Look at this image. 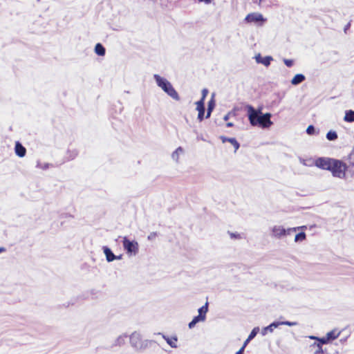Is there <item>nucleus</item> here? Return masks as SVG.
<instances>
[{
    "instance_id": "9",
    "label": "nucleus",
    "mask_w": 354,
    "mask_h": 354,
    "mask_svg": "<svg viewBox=\"0 0 354 354\" xmlns=\"http://www.w3.org/2000/svg\"><path fill=\"white\" fill-rule=\"evenodd\" d=\"M196 109L198 111V119L199 121H202L204 118V113H205L204 102H196Z\"/></svg>"
},
{
    "instance_id": "7",
    "label": "nucleus",
    "mask_w": 354,
    "mask_h": 354,
    "mask_svg": "<svg viewBox=\"0 0 354 354\" xmlns=\"http://www.w3.org/2000/svg\"><path fill=\"white\" fill-rule=\"evenodd\" d=\"M122 245L127 254L130 255H136L138 252L139 245L136 241H130L124 236L122 240Z\"/></svg>"
},
{
    "instance_id": "16",
    "label": "nucleus",
    "mask_w": 354,
    "mask_h": 354,
    "mask_svg": "<svg viewBox=\"0 0 354 354\" xmlns=\"http://www.w3.org/2000/svg\"><path fill=\"white\" fill-rule=\"evenodd\" d=\"M272 58L270 56H267L261 58L260 56L257 57V61L259 63L263 64L266 66H268L270 64V62Z\"/></svg>"
},
{
    "instance_id": "3",
    "label": "nucleus",
    "mask_w": 354,
    "mask_h": 354,
    "mask_svg": "<svg viewBox=\"0 0 354 354\" xmlns=\"http://www.w3.org/2000/svg\"><path fill=\"white\" fill-rule=\"evenodd\" d=\"M154 78L158 86H160L165 93H167L169 96L176 100H180L178 93L169 82L161 77L158 75H155Z\"/></svg>"
},
{
    "instance_id": "34",
    "label": "nucleus",
    "mask_w": 354,
    "mask_h": 354,
    "mask_svg": "<svg viewBox=\"0 0 354 354\" xmlns=\"http://www.w3.org/2000/svg\"><path fill=\"white\" fill-rule=\"evenodd\" d=\"M267 330H269L270 331L273 330V328H268V326L266 328Z\"/></svg>"
},
{
    "instance_id": "27",
    "label": "nucleus",
    "mask_w": 354,
    "mask_h": 354,
    "mask_svg": "<svg viewBox=\"0 0 354 354\" xmlns=\"http://www.w3.org/2000/svg\"><path fill=\"white\" fill-rule=\"evenodd\" d=\"M283 62L288 67H291L293 65V61L292 59H285Z\"/></svg>"
},
{
    "instance_id": "26",
    "label": "nucleus",
    "mask_w": 354,
    "mask_h": 354,
    "mask_svg": "<svg viewBox=\"0 0 354 354\" xmlns=\"http://www.w3.org/2000/svg\"><path fill=\"white\" fill-rule=\"evenodd\" d=\"M306 132L309 135H313L315 133V128L313 125H310L306 129Z\"/></svg>"
},
{
    "instance_id": "33",
    "label": "nucleus",
    "mask_w": 354,
    "mask_h": 354,
    "mask_svg": "<svg viewBox=\"0 0 354 354\" xmlns=\"http://www.w3.org/2000/svg\"><path fill=\"white\" fill-rule=\"evenodd\" d=\"M5 251V248H0V253Z\"/></svg>"
},
{
    "instance_id": "2",
    "label": "nucleus",
    "mask_w": 354,
    "mask_h": 354,
    "mask_svg": "<svg viewBox=\"0 0 354 354\" xmlns=\"http://www.w3.org/2000/svg\"><path fill=\"white\" fill-rule=\"evenodd\" d=\"M259 113H261V111H257L253 106H248V115L250 123L252 126H257L262 128H268L272 124V122L270 120L271 114L267 113L263 115H259Z\"/></svg>"
},
{
    "instance_id": "10",
    "label": "nucleus",
    "mask_w": 354,
    "mask_h": 354,
    "mask_svg": "<svg viewBox=\"0 0 354 354\" xmlns=\"http://www.w3.org/2000/svg\"><path fill=\"white\" fill-rule=\"evenodd\" d=\"M15 150L16 154L19 157H24L26 155V148L19 142H16Z\"/></svg>"
},
{
    "instance_id": "24",
    "label": "nucleus",
    "mask_w": 354,
    "mask_h": 354,
    "mask_svg": "<svg viewBox=\"0 0 354 354\" xmlns=\"http://www.w3.org/2000/svg\"><path fill=\"white\" fill-rule=\"evenodd\" d=\"M199 321H201V318H200V317H198V316L195 317L192 319V321L191 322H189V327L190 328H193V327L196 325V324L197 322H198Z\"/></svg>"
},
{
    "instance_id": "23",
    "label": "nucleus",
    "mask_w": 354,
    "mask_h": 354,
    "mask_svg": "<svg viewBox=\"0 0 354 354\" xmlns=\"http://www.w3.org/2000/svg\"><path fill=\"white\" fill-rule=\"evenodd\" d=\"M326 138L328 140H335L337 138V134L335 131H329L326 134Z\"/></svg>"
},
{
    "instance_id": "13",
    "label": "nucleus",
    "mask_w": 354,
    "mask_h": 354,
    "mask_svg": "<svg viewBox=\"0 0 354 354\" xmlns=\"http://www.w3.org/2000/svg\"><path fill=\"white\" fill-rule=\"evenodd\" d=\"M305 80V76L302 74H297L291 80V84L297 85Z\"/></svg>"
},
{
    "instance_id": "12",
    "label": "nucleus",
    "mask_w": 354,
    "mask_h": 354,
    "mask_svg": "<svg viewBox=\"0 0 354 354\" xmlns=\"http://www.w3.org/2000/svg\"><path fill=\"white\" fill-rule=\"evenodd\" d=\"M296 324H297L296 322H291L289 321L281 322H273L268 326V328H274L278 327L279 325H286V326H295Z\"/></svg>"
},
{
    "instance_id": "1",
    "label": "nucleus",
    "mask_w": 354,
    "mask_h": 354,
    "mask_svg": "<svg viewBox=\"0 0 354 354\" xmlns=\"http://www.w3.org/2000/svg\"><path fill=\"white\" fill-rule=\"evenodd\" d=\"M315 165L322 169L330 171L334 177L342 178L346 176L348 167L340 160L321 157L315 160Z\"/></svg>"
},
{
    "instance_id": "11",
    "label": "nucleus",
    "mask_w": 354,
    "mask_h": 354,
    "mask_svg": "<svg viewBox=\"0 0 354 354\" xmlns=\"http://www.w3.org/2000/svg\"><path fill=\"white\" fill-rule=\"evenodd\" d=\"M104 252L106 255V260L109 262L113 261L116 259L120 258V257H117L116 256H115L112 251L107 247H104Z\"/></svg>"
},
{
    "instance_id": "36",
    "label": "nucleus",
    "mask_w": 354,
    "mask_h": 354,
    "mask_svg": "<svg viewBox=\"0 0 354 354\" xmlns=\"http://www.w3.org/2000/svg\"><path fill=\"white\" fill-rule=\"evenodd\" d=\"M236 354H242V351H238Z\"/></svg>"
},
{
    "instance_id": "20",
    "label": "nucleus",
    "mask_w": 354,
    "mask_h": 354,
    "mask_svg": "<svg viewBox=\"0 0 354 354\" xmlns=\"http://www.w3.org/2000/svg\"><path fill=\"white\" fill-rule=\"evenodd\" d=\"M306 239V235L305 232H300V233L296 234V236L295 237V242L303 241Z\"/></svg>"
},
{
    "instance_id": "5",
    "label": "nucleus",
    "mask_w": 354,
    "mask_h": 354,
    "mask_svg": "<svg viewBox=\"0 0 354 354\" xmlns=\"http://www.w3.org/2000/svg\"><path fill=\"white\" fill-rule=\"evenodd\" d=\"M299 227H290L286 229L282 225H274L271 229L272 236L276 239H281L290 235L292 232H296Z\"/></svg>"
},
{
    "instance_id": "25",
    "label": "nucleus",
    "mask_w": 354,
    "mask_h": 354,
    "mask_svg": "<svg viewBox=\"0 0 354 354\" xmlns=\"http://www.w3.org/2000/svg\"><path fill=\"white\" fill-rule=\"evenodd\" d=\"M208 94V90L207 88H203L202 90V97L201 99L198 102H204Z\"/></svg>"
},
{
    "instance_id": "14",
    "label": "nucleus",
    "mask_w": 354,
    "mask_h": 354,
    "mask_svg": "<svg viewBox=\"0 0 354 354\" xmlns=\"http://www.w3.org/2000/svg\"><path fill=\"white\" fill-rule=\"evenodd\" d=\"M163 338L166 340L167 344L170 345L172 348L177 347V341L178 339L176 337H166L163 336Z\"/></svg>"
},
{
    "instance_id": "31",
    "label": "nucleus",
    "mask_w": 354,
    "mask_h": 354,
    "mask_svg": "<svg viewBox=\"0 0 354 354\" xmlns=\"http://www.w3.org/2000/svg\"><path fill=\"white\" fill-rule=\"evenodd\" d=\"M199 1H204L206 3H209L212 0H198Z\"/></svg>"
},
{
    "instance_id": "32",
    "label": "nucleus",
    "mask_w": 354,
    "mask_h": 354,
    "mask_svg": "<svg viewBox=\"0 0 354 354\" xmlns=\"http://www.w3.org/2000/svg\"><path fill=\"white\" fill-rule=\"evenodd\" d=\"M299 227V229L306 230L307 228V227L306 225L300 226V227Z\"/></svg>"
},
{
    "instance_id": "28",
    "label": "nucleus",
    "mask_w": 354,
    "mask_h": 354,
    "mask_svg": "<svg viewBox=\"0 0 354 354\" xmlns=\"http://www.w3.org/2000/svg\"><path fill=\"white\" fill-rule=\"evenodd\" d=\"M182 151H183L182 148H181V147H178V149H177L174 152V153H173V155H172L173 158H174L176 155V156H178V152H182Z\"/></svg>"
},
{
    "instance_id": "4",
    "label": "nucleus",
    "mask_w": 354,
    "mask_h": 354,
    "mask_svg": "<svg viewBox=\"0 0 354 354\" xmlns=\"http://www.w3.org/2000/svg\"><path fill=\"white\" fill-rule=\"evenodd\" d=\"M339 335H340V332L338 331L337 329H334V330L327 333L326 335L322 338H318V337H316L314 336H311L310 337L311 339H317L319 342V343H317V344L314 343L313 344H312V346L317 347V350L316 353H322L323 351H322V345L328 344V342L337 339L339 336Z\"/></svg>"
},
{
    "instance_id": "35",
    "label": "nucleus",
    "mask_w": 354,
    "mask_h": 354,
    "mask_svg": "<svg viewBox=\"0 0 354 354\" xmlns=\"http://www.w3.org/2000/svg\"><path fill=\"white\" fill-rule=\"evenodd\" d=\"M227 127H232V123L229 122V123L227 124Z\"/></svg>"
},
{
    "instance_id": "19",
    "label": "nucleus",
    "mask_w": 354,
    "mask_h": 354,
    "mask_svg": "<svg viewBox=\"0 0 354 354\" xmlns=\"http://www.w3.org/2000/svg\"><path fill=\"white\" fill-rule=\"evenodd\" d=\"M95 52L97 55L103 56L105 55V48L101 44H97L95 47Z\"/></svg>"
},
{
    "instance_id": "29",
    "label": "nucleus",
    "mask_w": 354,
    "mask_h": 354,
    "mask_svg": "<svg viewBox=\"0 0 354 354\" xmlns=\"http://www.w3.org/2000/svg\"><path fill=\"white\" fill-rule=\"evenodd\" d=\"M230 234L231 238H234V239H240L241 238V235L239 234L230 233Z\"/></svg>"
},
{
    "instance_id": "30",
    "label": "nucleus",
    "mask_w": 354,
    "mask_h": 354,
    "mask_svg": "<svg viewBox=\"0 0 354 354\" xmlns=\"http://www.w3.org/2000/svg\"><path fill=\"white\" fill-rule=\"evenodd\" d=\"M220 138L223 143L227 142V140H229L228 138H226L225 136H221Z\"/></svg>"
},
{
    "instance_id": "18",
    "label": "nucleus",
    "mask_w": 354,
    "mask_h": 354,
    "mask_svg": "<svg viewBox=\"0 0 354 354\" xmlns=\"http://www.w3.org/2000/svg\"><path fill=\"white\" fill-rule=\"evenodd\" d=\"M207 312V303H206L204 306H203L201 308H200L198 309L199 315L198 316L200 317V318H201V321L205 320V315H206Z\"/></svg>"
},
{
    "instance_id": "21",
    "label": "nucleus",
    "mask_w": 354,
    "mask_h": 354,
    "mask_svg": "<svg viewBox=\"0 0 354 354\" xmlns=\"http://www.w3.org/2000/svg\"><path fill=\"white\" fill-rule=\"evenodd\" d=\"M214 102L213 100H211L209 103H208V109H207V115H206V118H208L210 115H211V113L214 107Z\"/></svg>"
},
{
    "instance_id": "17",
    "label": "nucleus",
    "mask_w": 354,
    "mask_h": 354,
    "mask_svg": "<svg viewBox=\"0 0 354 354\" xmlns=\"http://www.w3.org/2000/svg\"><path fill=\"white\" fill-rule=\"evenodd\" d=\"M257 335V331H256V328H254L252 332L250 333V334L249 335L248 339L245 341L243 345L242 346V347L239 350V351H242V353H243L244 351V349L246 346V345L248 344V343L252 339H253Z\"/></svg>"
},
{
    "instance_id": "8",
    "label": "nucleus",
    "mask_w": 354,
    "mask_h": 354,
    "mask_svg": "<svg viewBox=\"0 0 354 354\" xmlns=\"http://www.w3.org/2000/svg\"><path fill=\"white\" fill-rule=\"evenodd\" d=\"M266 20L263 16L259 12L250 13L245 18V21L247 23H254L259 26H262Z\"/></svg>"
},
{
    "instance_id": "22",
    "label": "nucleus",
    "mask_w": 354,
    "mask_h": 354,
    "mask_svg": "<svg viewBox=\"0 0 354 354\" xmlns=\"http://www.w3.org/2000/svg\"><path fill=\"white\" fill-rule=\"evenodd\" d=\"M227 142H230L231 145L234 146V151H236L239 149L240 145L235 138H230L229 140H227Z\"/></svg>"
},
{
    "instance_id": "6",
    "label": "nucleus",
    "mask_w": 354,
    "mask_h": 354,
    "mask_svg": "<svg viewBox=\"0 0 354 354\" xmlns=\"http://www.w3.org/2000/svg\"><path fill=\"white\" fill-rule=\"evenodd\" d=\"M130 343L137 350H143L147 347L148 341L143 340L139 333H133L130 336Z\"/></svg>"
},
{
    "instance_id": "15",
    "label": "nucleus",
    "mask_w": 354,
    "mask_h": 354,
    "mask_svg": "<svg viewBox=\"0 0 354 354\" xmlns=\"http://www.w3.org/2000/svg\"><path fill=\"white\" fill-rule=\"evenodd\" d=\"M344 120L347 122H354V111H353V110L346 111L345 115L344 117Z\"/></svg>"
}]
</instances>
